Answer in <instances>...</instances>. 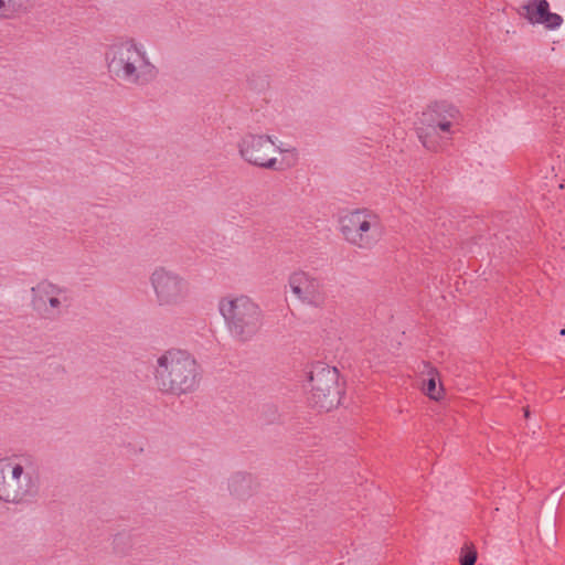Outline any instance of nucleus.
Masks as SVG:
<instances>
[{"mask_svg":"<svg viewBox=\"0 0 565 565\" xmlns=\"http://www.w3.org/2000/svg\"><path fill=\"white\" fill-rule=\"evenodd\" d=\"M105 64L113 76L134 86H146L159 75L146 45L132 36L109 44L105 51Z\"/></svg>","mask_w":565,"mask_h":565,"instance_id":"nucleus-1","label":"nucleus"},{"mask_svg":"<svg viewBox=\"0 0 565 565\" xmlns=\"http://www.w3.org/2000/svg\"><path fill=\"white\" fill-rule=\"evenodd\" d=\"M241 159L254 167L285 171L295 168L300 160L299 150L267 134L247 132L237 141Z\"/></svg>","mask_w":565,"mask_h":565,"instance_id":"nucleus-2","label":"nucleus"},{"mask_svg":"<svg viewBox=\"0 0 565 565\" xmlns=\"http://www.w3.org/2000/svg\"><path fill=\"white\" fill-rule=\"evenodd\" d=\"M153 379L157 387L172 395L194 392L201 381L200 366L195 359L181 349H169L156 359Z\"/></svg>","mask_w":565,"mask_h":565,"instance_id":"nucleus-3","label":"nucleus"},{"mask_svg":"<svg viewBox=\"0 0 565 565\" xmlns=\"http://www.w3.org/2000/svg\"><path fill=\"white\" fill-rule=\"evenodd\" d=\"M338 231L352 247L362 250L375 248L385 235L382 217L369 207H354L341 212Z\"/></svg>","mask_w":565,"mask_h":565,"instance_id":"nucleus-4","label":"nucleus"},{"mask_svg":"<svg viewBox=\"0 0 565 565\" xmlns=\"http://www.w3.org/2000/svg\"><path fill=\"white\" fill-rule=\"evenodd\" d=\"M217 310L231 334L242 341L254 338L263 327V310L248 295H226L218 300Z\"/></svg>","mask_w":565,"mask_h":565,"instance_id":"nucleus-5","label":"nucleus"},{"mask_svg":"<svg viewBox=\"0 0 565 565\" xmlns=\"http://www.w3.org/2000/svg\"><path fill=\"white\" fill-rule=\"evenodd\" d=\"M38 493V478L31 459L14 455L0 459V501L19 504Z\"/></svg>","mask_w":565,"mask_h":565,"instance_id":"nucleus-6","label":"nucleus"},{"mask_svg":"<svg viewBox=\"0 0 565 565\" xmlns=\"http://www.w3.org/2000/svg\"><path fill=\"white\" fill-rule=\"evenodd\" d=\"M149 285L160 308H177L191 296V282L180 270L171 266H157L149 275Z\"/></svg>","mask_w":565,"mask_h":565,"instance_id":"nucleus-7","label":"nucleus"},{"mask_svg":"<svg viewBox=\"0 0 565 565\" xmlns=\"http://www.w3.org/2000/svg\"><path fill=\"white\" fill-rule=\"evenodd\" d=\"M70 289L50 279H41L30 288V306L41 317L57 319L71 307Z\"/></svg>","mask_w":565,"mask_h":565,"instance_id":"nucleus-8","label":"nucleus"},{"mask_svg":"<svg viewBox=\"0 0 565 565\" xmlns=\"http://www.w3.org/2000/svg\"><path fill=\"white\" fill-rule=\"evenodd\" d=\"M309 381V399L315 407L329 412L340 404L343 387L335 367L317 363L310 371Z\"/></svg>","mask_w":565,"mask_h":565,"instance_id":"nucleus-9","label":"nucleus"},{"mask_svg":"<svg viewBox=\"0 0 565 565\" xmlns=\"http://www.w3.org/2000/svg\"><path fill=\"white\" fill-rule=\"evenodd\" d=\"M458 119V108L449 103L436 102L428 105L416 122V130L423 145L428 149L434 148V137L440 132L451 134V128Z\"/></svg>","mask_w":565,"mask_h":565,"instance_id":"nucleus-10","label":"nucleus"},{"mask_svg":"<svg viewBox=\"0 0 565 565\" xmlns=\"http://www.w3.org/2000/svg\"><path fill=\"white\" fill-rule=\"evenodd\" d=\"M288 285L292 295L302 303L320 306L324 300L321 280L308 271L298 270L290 275Z\"/></svg>","mask_w":565,"mask_h":565,"instance_id":"nucleus-11","label":"nucleus"},{"mask_svg":"<svg viewBox=\"0 0 565 565\" xmlns=\"http://www.w3.org/2000/svg\"><path fill=\"white\" fill-rule=\"evenodd\" d=\"M520 13L529 23L546 31H557L564 23L563 17L551 10L547 0H526Z\"/></svg>","mask_w":565,"mask_h":565,"instance_id":"nucleus-12","label":"nucleus"},{"mask_svg":"<svg viewBox=\"0 0 565 565\" xmlns=\"http://www.w3.org/2000/svg\"><path fill=\"white\" fill-rule=\"evenodd\" d=\"M227 490L233 498L244 500L254 494L256 482L250 475L237 472L228 478Z\"/></svg>","mask_w":565,"mask_h":565,"instance_id":"nucleus-13","label":"nucleus"},{"mask_svg":"<svg viewBox=\"0 0 565 565\" xmlns=\"http://www.w3.org/2000/svg\"><path fill=\"white\" fill-rule=\"evenodd\" d=\"M31 0H0V20H15L26 13Z\"/></svg>","mask_w":565,"mask_h":565,"instance_id":"nucleus-14","label":"nucleus"},{"mask_svg":"<svg viewBox=\"0 0 565 565\" xmlns=\"http://www.w3.org/2000/svg\"><path fill=\"white\" fill-rule=\"evenodd\" d=\"M423 393L433 401H440L445 396V391L439 377V374L436 370L431 369L428 372V377L423 382L422 386Z\"/></svg>","mask_w":565,"mask_h":565,"instance_id":"nucleus-15","label":"nucleus"},{"mask_svg":"<svg viewBox=\"0 0 565 565\" xmlns=\"http://www.w3.org/2000/svg\"><path fill=\"white\" fill-rule=\"evenodd\" d=\"M476 561H477L476 547L470 543L465 544L460 550V555H459L460 565H475Z\"/></svg>","mask_w":565,"mask_h":565,"instance_id":"nucleus-16","label":"nucleus"},{"mask_svg":"<svg viewBox=\"0 0 565 565\" xmlns=\"http://www.w3.org/2000/svg\"><path fill=\"white\" fill-rule=\"evenodd\" d=\"M525 417H529V411L525 409V413H524Z\"/></svg>","mask_w":565,"mask_h":565,"instance_id":"nucleus-17","label":"nucleus"},{"mask_svg":"<svg viewBox=\"0 0 565 565\" xmlns=\"http://www.w3.org/2000/svg\"><path fill=\"white\" fill-rule=\"evenodd\" d=\"M561 334L564 335L565 334V329L561 330Z\"/></svg>","mask_w":565,"mask_h":565,"instance_id":"nucleus-18","label":"nucleus"}]
</instances>
